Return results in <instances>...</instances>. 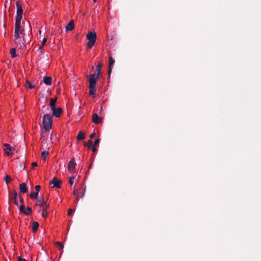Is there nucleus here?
Instances as JSON below:
<instances>
[{
  "label": "nucleus",
  "mask_w": 261,
  "mask_h": 261,
  "mask_svg": "<svg viewBox=\"0 0 261 261\" xmlns=\"http://www.w3.org/2000/svg\"><path fill=\"white\" fill-rule=\"evenodd\" d=\"M89 95L92 96L95 95L96 92V84L97 80L99 77H97L96 74H91L89 75Z\"/></svg>",
  "instance_id": "obj_1"
},
{
  "label": "nucleus",
  "mask_w": 261,
  "mask_h": 261,
  "mask_svg": "<svg viewBox=\"0 0 261 261\" xmlns=\"http://www.w3.org/2000/svg\"><path fill=\"white\" fill-rule=\"evenodd\" d=\"M43 125L45 131H48L51 128L52 117L49 114H46L43 117Z\"/></svg>",
  "instance_id": "obj_2"
},
{
  "label": "nucleus",
  "mask_w": 261,
  "mask_h": 261,
  "mask_svg": "<svg viewBox=\"0 0 261 261\" xmlns=\"http://www.w3.org/2000/svg\"><path fill=\"white\" fill-rule=\"evenodd\" d=\"M87 39L89 40L87 44V48L88 49L91 48L96 40V34L95 32H89L86 35Z\"/></svg>",
  "instance_id": "obj_3"
},
{
  "label": "nucleus",
  "mask_w": 261,
  "mask_h": 261,
  "mask_svg": "<svg viewBox=\"0 0 261 261\" xmlns=\"http://www.w3.org/2000/svg\"><path fill=\"white\" fill-rule=\"evenodd\" d=\"M24 28L21 29V22H15L14 32L15 39H19L21 35L24 36Z\"/></svg>",
  "instance_id": "obj_4"
},
{
  "label": "nucleus",
  "mask_w": 261,
  "mask_h": 261,
  "mask_svg": "<svg viewBox=\"0 0 261 261\" xmlns=\"http://www.w3.org/2000/svg\"><path fill=\"white\" fill-rule=\"evenodd\" d=\"M16 6L17 7V12L15 17V22H21V20L22 17L23 10L19 1H16Z\"/></svg>",
  "instance_id": "obj_5"
},
{
  "label": "nucleus",
  "mask_w": 261,
  "mask_h": 261,
  "mask_svg": "<svg viewBox=\"0 0 261 261\" xmlns=\"http://www.w3.org/2000/svg\"><path fill=\"white\" fill-rule=\"evenodd\" d=\"M15 40H18L17 41H16L17 47L20 49L25 48L27 40H25L24 36H22V38L20 37L19 39H15Z\"/></svg>",
  "instance_id": "obj_6"
},
{
  "label": "nucleus",
  "mask_w": 261,
  "mask_h": 261,
  "mask_svg": "<svg viewBox=\"0 0 261 261\" xmlns=\"http://www.w3.org/2000/svg\"><path fill=\"white\" fill-rule=\"evenodd\" d=\"M76 163L74 162V159L73 158L70 160L68 165V171L70 173H74L75 172Z\"/></svg>",
  "instance_id": "obj_7"
},
{
  "label": "nucleus",
  "mask_w": 261,
  "mask_h": 261,
  "mask_svg": "<svg viewBox=\"0 0 261 261\" xmlns=\"http://www.w3.org/2000/svg\"><path fill=\"white\" fill-rule=\"evenodd\" d=\"M62 181L58 179L56 177H55L53 180L49 181L50 184L53 185V188H61V184Z\"/></svg>",
  "instance_id": "obj_8"
},
{
  "label": "nucleus",
  "mask_w": 261,
  "mask_h": 261,
  "mask_svg": "<svg viewBox=\"0 0 261 261\" xmlns=\"http://www.w3.org/2000/svg\"><path fill=\"white\" fill-rule=\"evenodd\" d=\"M51 110L53 111V116L57 118L59 117L63 112V110L61 108H58L57 109L55 108Z\"/></svg>",
  "instance_id": "obj_9"
},
{
  "label": "nucleus",
  "mask_w": 261,
  "mask_h": 261,
  "mask_svg": "<svg viewBox=\"0 0 261 261\" xmlns=\"http://www.w3.org/2000/svg\"><path fill=\"white\" fill-rule=\"evenodd\" d=\"M115 63V60L110 56H109V66L108 70L109 77H110L113 65Z\"/></svg>",
  "instance_id": "obj_10"
},
{
  "label": "nucleus",
  "mask_w": 261,
  "mask_h": 261,
  "mask_svg": "<svg viewBox=\"0 0 261 261\" xmlns=\"http://www.w3.org/2000/svg\"><path fill=\"white\" fill-rule=\"evenodd\" d=\"M4 146L6 147L4 149L5 153L6 155L9 156L11 154H12L11 151L12 150V148L9 144L5 143L4 144Z\"/></svg>",
  "instance_id": "obj_11"
},
{
  "label": "nucleus",
  "mask_w": 261,
  "mask_h": 261,
  "mask_svg": "<svg viewBox=\"0 0 261 261\" xmlns=\"http://www.w3.org/2000/svg\"><path fill=\"white\" fill-rule=\"evenodd\" d=\"M92 121L95 124H99L102 121V118L99 117L96 113H94L93 115Z\"/></svg>",
  "instance_id": "obj_12"
},
{
  "label": "nucleus",
  "mask_w": 261,
  "mask_h": 261,
  "mask_svg": "<svg viewBox=\"0 0 261 261\" xmlns=\"http://www.w3.org/2000/svg\"><path fill=\"white\" fill-rule=\"evenodd\" d=\"M103 66V64L101 62H99L97 65L96 66V71L97 74H96V76H97V77H99L101 75V68Z\"/></svg>",
  "instance_id": "obj_13"
},
{
  "label": "nucleus",
  "mask_w": 261,
  "mask_h": 261,
  "mask_svg": "<svg viewBox=\"0 0 261 261\" xmlns=\"http://www.w3.org/2000/svg\"><path fill=\"white\" fill-rule=\"evenodd\" d=\"M74 28V21L73 20H71L66 25V32L71 31L73 30Z\"/></svg>",
  "instance_id": "obj_14"
},
{
  "label": "nucleus",
  "mask_w": 261,
  "mask_h": 261,
  "mask_svg": "<svg viewBox=\"0 0 261 261\" xmlns=\"http://www.w3.org/2000/svg\"><path fill=\"white\" fill-rule=\"evenodd\" d=\"M42 213L41 214L42 217L44 218H46L47 216V210L49 207V204L47 203H45L44 205L42 206Z\"/></svg>",
  "instance_id": "obj_15"
},
{
  "label": "nucleus",
  "mask_w": 261,
  "mask_h": 261,
  "mask_svg": "<svg viewBox=\"0 0 261 261\" xmlns=\"http://www.w3.org/2000/svg\"><path fill=\"white\" fill-rule=\"evenodd\" d=\"M19 189L21 193L24 194L27 192L28 187L27 184L25 182H23L19 186Z\"/></svg>",
  "instance_id": "obj_16"
},
{
  "label": "nucleus",
  "mask_w": 261,
  "mask_h": 261,
  "mask_svg": "<svg viewBox=\"0 0 261 261\" xmlns=\"http://www.w3.org/2000/svg\"><path fill=\"white\" fill-rule=\"evenodd\" d=\"M57 101V97H55V98H50V102H49V107L51 110H53L56 108L55 105Z\"/></svg>",
  "instance_id": "obj_17"
},
{
  "label": "nucleus",
  "mask_w": 261,
  "mask_h": 261,
  "mask_svg": "<svg viewBox=\"0 0 261 261\" xmlns=\"http://www.w3.org/2000/svg\"><path fill=\"white\" fill-rule=\"evenodd\" d=\"M43 82L46 85H50L52 83V79L50 76H44Z\"/></svg>",
  "instance_id": "obj_18"
},
{
  "label": "nucleus",
  "mask_w": 261,
  "mask_h": 261,
  "mask_svg": "<svg viewBox=\"0 0 261 261\" xmlns=\"http://www.w3.org/2000/svg\"><path fill=\"white\" fill-rule=\"evenodd\" d=\"M45 203H46V202L44 201L43 198L37 199L36 202V205L37 206H43Z\"/></svg>",
  "instance_id": "obj_19"
},
{
  "label": "nucleus",
  "mask_w": 261,
  "mask_h": 261,
  "mask_svg": "<svg viewBox=\"0 0 261 261\" xmlns=\"http://www.w3.org/2000/svg\"><path fill=\"white\" fill-rule=\"evenodd\" d=\"M32 231L33 232H36L39 227V223L37 222L34 221L32 223Z\"/></svg>",
  "instance_id": "obj_20"
},
{
  "label": "nucleus",
  "mask_w": 261,
  "mask_h": 261,
  "mask_svg": "<svg viewBox=\"0 0 261 261\" xmlns=\"http://www.w3.org/2000/svg\"><path fill=\"white\" fill-rule=\"evenodd\" d=\"M76 138L78 140H83L85 138V134L82 132H80Z\"/></svg>",
  "instance_id": "obj_21"
},
{
  "label": "nucleus",
  "mask_w": 261,
  "mask_h": 261,
  "mask_svg": "<svg viewBox=\"0 0 261 261\" xmlns=\"http://www.w3.org/2000/svg\"><path fill=\"white\" fill-rule=\"evenodd\" d=\"M10 53L12 58L16 57V49L15 48H11L10 50Z\"/></svg>",
  "instance_id": "obj_22"
},
{
  "label": "nucleus",
  "mask_w": 261,
  "mask_h": 261,
  "mask_svg": "<svg viewBox=\"0 0 261 261\" xmlns=\"http://www.w3.org/2000/svg\"><path fill=\"white\" fill-rule=\"evenodd\" d=\"M38 192H32L30 195V197L32 199H37L38 197Z\"/></svg>",
  "instance_id": "obj_23"
},
{
  "label": "nucleus",
  "mask_w": 261,
  "mask_h": 261,
  "mask_svg": "<svg viewBox=\"0 0 261 261\" xmlns=\"http://www.w3.org/2000/svg\"><path fill=\"white\" fill-rule=\"evenodd\" d=\"M17 193L16 191H14L13 192V196H14L13 198L14 200V203H15V205H18V202L17 201Z\"/></svg>",
  "instance_id": "obj_24"
},
{
  "label": "nucleus",
  "mask_w": 261,
  "mask_h": 261,
  "mask_svg": "<svg viewBox=\"0 0 261 261\" xmlns=\"http://www.w3.org/2000/svg\"><path fill=\"white\" fill-rule=\"evenodd\" d=\"M25 86L26 87L29 88L30 89H33L34 88H35V86L28 81H26Z\"/></svg>",
  "instance_id": "obj_25"
},
{
  "label": "nucleus",
  "mask_w": 261,
  "mask_h": 261,
  "mask_svg": "<svg viewBox=\"0 0 261 261\" xmlns=\"http://www.w3.org/2000/svg\"><path fill=\"white\" fill-rule=\"evenodd\" d=\"M48 154H49L48 152L46 151H44L42 152L41 156L42 158V159L43 160H45L47 158V156L48 155Z\"/></svg>",
  "instance_id": "obj_26"
},
{
  "label": "nucleus",
  "mask_w": 261,
  "mask_h": 261,
  "mask_svg": "<svg viewBox=\"0 0 261 261\" xmlns=\"http://www.w3.org/2000/svg\"><path fill=\"white\" fill-rule=\"evenodd\" d=\"M32 212V209L31 207H28L27 208V210L25 211V212H23V214L25 215H29L30 213H31Z\"/></svg>",
  "instance_id": "obj_27"
},
{
  "label": "nucleus",
  "mask_w": 261,
  "mask_h": 261,
  "mask_svg": "<svg viewBox=\"0 0 261 261\" xmlns=\"http://www.w3.org/2000/svg\"><path fill=\"white\" fill-rule=\"evenodd\" d=\"M92 142L91 140H89L87 142L84 143V145L87 146L88 148H90L92 146Z\"/></svg>",
  "instance_id": "obj_28"
},
{
  "label": "nucleus",
  "mask_w": 261,
  "mask_h": 261,
  "mask_svg": "<svg viewBox=\"0 0 261 261\" xmlns=\"http://www.w3.org/2000/svg\"><path fill=\"white\" fill-rule=\"evenodd\" d=\"M5 181L8 184L12 181V178L10 176L6 175L5 177Z\"/></svg>",
  "instance_id": "obj_29"
},
{
  "label": "nucleus",
  "mask_w": 261,
  "mask_h": 261,
  "mask_svg": "<svg viewBox=\"0 0 261 261\" xmlns=\"http://www.w3.org/2000/svg\"><path fill=\"white\" fill-rule=\"evenodd\" d=\"M55 244L57 246L59 247V249H63V248H64L63 245L61 242H56L55 243Z\"/></svg>",
  "instance_id": "obj_30"
},
{
  "label": "nucleus",
  "mask_w": 261,
  "mask_h": 261,
  "mask_svg": "<svg viewBox=\"0 0 261 261\" xmlns=\"http://www.w3.org/2000/svg\"><path fill=\"white\" fill-rule=\"evenodd\" d=\"M20 211L23 213V212H25V205L23 204H22L19 207Z\"/></svg>",
  "instance_id": "obj_31"
},
{
  "label": "nucleus",
  "mask_w": 261,
  "mask_h": 261,
  "mask_svg": "<svg viewBox=\"0 0 261 261\" xmlns=\"http://www.w3.org/2000/svg\"><path fill=\"white\" fill-rule=\"evenodd\" d=\"M74 179V176L70 177L69 178V182L70 185H72V184H73Z\"/></svg>",
  "instance_id": "obj_32"
},
{
  "label": "nucleus",
  "mask_w": 261,
  "mask_h": 261,
  "mask_svg": "<svg viewBox=\"0 0 261 261\" xmlns=\"http://www.w3.org/2000/svg\"><path fill=\"white\" fill-rule=\"evenodd\" d=\"M35 191H36L35 192H38V193H39V192L41 189L40 186L37 185L35 186Z\"/></svg>",
  "instance_id": "obj_33"
},
{
  "label": "nucleus",
  "mask_w": 261,
  "mask_h": 261,
  "mask_svg": "<svg viewBox=\"0 0 261 261\" xmlns=\"http://www.w3.org/2000/svg\"><path fill=\"white\" fill-rule=\"evenodd\" d=\"M100 139H97L95 141L93 146H95L96 145H98L99 143Z\"/></svg>",
  "instance_id": "obj_34"
},
{
  "label": "nucleus",
  "mask_w": 261,
  "mask_h": 261,
  "mask_svg": "<svg viewBox=\"0 0 261 261\" xmlns=\"http://www.w3.org/2000/svg\"><path fill=\"white\" fill-rule=\"evenodd\" d=\"M46 38H44L42 42H41V45H42V46H43L44 45V44L46 43Z\"/></svg>",
  "instance_id": "obj_35"
},
{
  "label": "nucleus",
  "mask_w": 261,
  "mask_h": 261,
  "mask_svg": "<svg viewBox=\"0 0 261 261\" xmlns=\"http://www.w3.org/2000/svg\"><path fill=\"white\" fill-rule=\"evenodd\" d=\"M37 163L36 162H33L32 163V169H34L35 167L37 166Z\"/></svg>",
  "instance_id": "obj_36"
},
{
  "label": "nucleus",
  "mask_w": 261,
  "mask_h": 261,
  "mask_svg": "<svg viewBox=\"0 0 261 261\" xmlns=\"http://www.w3.org/2000/svg\"><path fill=\"white\" fill-rule=\"evenodd\" d=\"M73 210H72V209H71V208H70V209H69V210H68V214L69 215H72V213H73Z\"/></svg>",
  "instance_id": "obj_37"
},
{
  "label": "nucleus",
  "mask_w": 261,
  "mask_h": 261,
  "mask_svg": "<svg viewBox=\"0 0 261 261\" xmlns=\"http://www.w3.org/2000/svg\"><path fill=\"white\" fill-rule=\"evenodd\" d=\"M73 194L75 196H77V195H79V193H78V192L77 191V190H74L73 191Z\"/></svg>",
  "instance_id": "obj_38"
},
{
  "label": "nucleus",
  "mask_w": 261,
  "mask_h": 261,
  "mask_svg": "<svg viewBox=\"0 0 261 261\" xmlns=\"http://www.w3.org/2000/svg\"><path fill=\"white\" fill-rule=\"evenodd\" d=\"M18 261H27L25 259L21 258V256H19L18 258Z\"/></svg>",
  "instance_id": "obj_39"
},
{
  "label": "nucleus",
  "mask_w": 261,
  "mask_h": 261,
  "mask_svg": "<svg viewBox=\"0 0 261 261\" xmlns=\"http://www.w3.org/2000/svg\"><path fill=\"white\" fill-rule=\"evenodd\" d=\"M92 150L93 152H95L97 151V149L95 147V146H93L92 147Z\"/></svg>",
  "instance_id": "obj_40"
},
{
  "label": "nucleus",
  "mask_w": 261,
  "mask_h": 261,
  "mask_svg": "<svg viewBox=\"0 0 261 261\" xmlns=\"http://www.w3.org/2000/svg\"><path fill=\"white\" fill-rule=\"evenodd\" d=\"M19 198H20V203H21V204H23V199L21 197V195H19Z\"/></svg>",
  "instance_id": "obj_41"
},
{
  "label": "nucleus",
  "mask_w": 261,
  "mask_h": 261,
  "mask_svg": "<svg viewBox=\"0 0 261 261\" xmlns=\"http://www.w3.org/2000/svg\"><path fill=\"white\" fill-rule=\"evenodd\" d=\"M96 134L95 133H92L90 135V138H91V139L93 138L94 137H95Z\"/></svg>",
  "instance_id": "obj_42"
},
{
  "label": "nucleus",
  "mask_w": 261,
  "mask_h": 261,
  "mask_svg": "<svg viewBox=\"0 0 261 261\" xmlns=\"http://www.w3.org/2000/svg\"><path fill=\"white\" fill-rule=\"evenodd\" d=\"M85 191H86V188H84V191H83V194H82V195H81V197H82V198L84 197V195H85Z\"/></svg>",
  "instance_id": "obj_43"
},
{
  "label": "nucleus",
  "mask_w": 261,
  "mask_h": 261,
  "mask_svg": "<svg viewBox=\"0 0 261 261\" xmlns=\"http://www.w3.org/2000/svg\"><path fill=\"white\" fill-rule=\"evenodd\" d=\"M27 24H28V26H29V28L30 29V30L31 31V25H30V22H29V21H28V22H27Z\"/></svg>",
  "instance_id": "obj_44"
},
{
  "label": "nucleus",
  "mask_w": 261,
  "mask_h": 261,
  "mask_svg": "<svg viewBox=\"0 0 261 261\" xmlns=\"http://www.w3.org/2000/svg\"><path fill=\"white\" fill-rule=\"evenodd\" d=\"M75 197H76V202H77L79 200V195H77V196H75Z\"/></svg>",
  "instance_id": "obj_45"
},
{
  "label": "nucleus",
  "mask_w": 261,
  "mask_h": 261,
  "mask_svg": "<svg viewBox=\"0 0 261 261\" xmlns=\"http://www.w3.org/2000/svg\"><path fill=\"white\" fill-rule=\"evenodd\" d=\"M40 53L41 55H42V54H44V51H42V50H40Z\"/></svg>",
  "instance_id": "obj_46"
},
{
  "label": "nucleus",
  "mask_w": 261,
  "mask_h": 261,
  "mask_svg": "<svg viewBox=\"0 0 261 261\" xmlns=\"http://www.w3.org/2000/svg\"><path fill=\"white\" fill-rule=\"evenodd\" d=\"M43 46H42V45H40V46L39 47V49H41L43 48Z\"/></svg>",
  "instance_id": "obj_47"
},
{
  "label": "nucleus",
  "mask_w": 261,
  "mask_h": 261,
  "mask_svg": "<svg viewBox=\"0 0 261 261\" xmlns=\"http://www.w3.org/2000/svg\"><path fill=\"white\" fill-rule=\"evenodd\" d=\"M94 66H92L91 69L93 70V69H94Z\"/></svg>",
  "instance_id": "obj_48"
},
{
  "label": "nucleus",
  "mask_w": 261,
  "mask_h": 261,
  "mask_svg": "<svg viewBox=\"0 0 261 261\" xmlns=\"http://www.w3.org/2000/svg\"><path fill=\"white\" fill-rule=\"evenodd\" d=\"M22 24H23V27H24V24H25V23H24V22H22Z\"/></svg>",
  "instance_id": "obj_49"
},
{
  "label": "nucleus",
  "mask_w": 261,
  "mask_h": 261,
  "mask_svg": "<svg viewBox=\"0 0 261 261\" xmlns=\"http://www.w3.org/2000/svg\"><path fill=\"white\" fill-rule=\"evenodd\" d=\"M94 3L96 2V0H93Z\"/></svg>",
  "instance_id": "obj_50"
},
{
  "label": "nucleus",
  "mask_w": 261,
  "mask_h": 261,
  "mask_svg": "<svg viewBox=\"0 0 261 261\" xmlns=\"http://www.w3.org/2000/svg\"><path fill=\"white\" fill-rule=\"evenodd\" d=\"M39 33H40V34H41V31H39Z\"/></svg>",
  "instance_id": "obj_51"
}]
</instances>
